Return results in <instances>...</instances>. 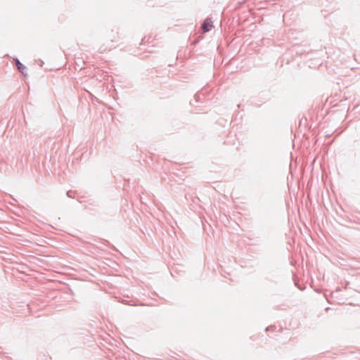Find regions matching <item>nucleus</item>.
Here are the masks:
<instances>
[{
	"label": "nucleus",
	"mask_w": 360,
	"mask_h": 360,
	"mask_svg": "<svg viewBox=\"0 0 360 360\" xmlns=\"http://www.w3.org/2000/svg\"><path fill=\"white\" fill-rule=\"evenodd\" d=\"M212 27V22L210 19H206L202 25V29L204 32L210 31Z\"/></svg>",
	"instance_id": "nucleus-1"
},
{
	"label": "nucleus",
	"mask_w": 360,
	"mask_h": 360,
	"mask_svg": "<svg viewBox=\"0 0 360 360\" xmlns=\"http://www.w3.org/2000/svg\"><path fill=\"white\" fill-rule=\"evenodd\" d=\"M16 66L18 69V70L22 72V74H24V70H25V67L19 61V60H16Z\"/></svg>",
	"instance_id": "nucleus-2"
}]
</instances>
